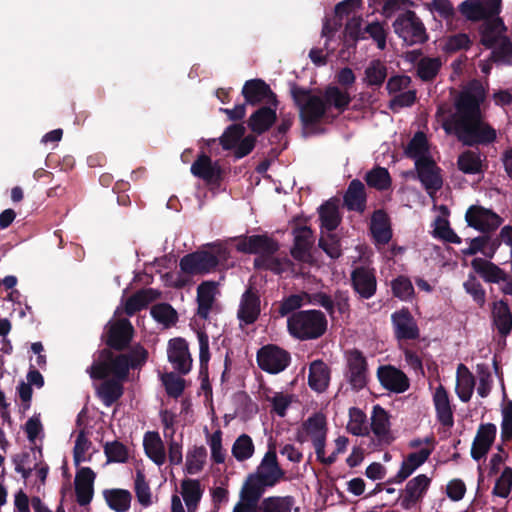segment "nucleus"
<instances>
[{
	"mask_svg": "<svg viewBox=\"0 0 512 512\" xmlns=\"http://www.w3.org/2000/svg\"><path fill=\"white\" fill-rule=\"evenodd\" d=\"M207 444L210 448L211 459L217 464L224 463L226 459V451L222 445V431L216 430L212 434L207 435Z\"/></svg>",
	"mask_w": 512,
	"mask_h": 512,
	"instance_id": "bf43d9fd",
	"label": "nucleus"
},
{
	"mask_svg": "<svg viewBox=\"0 0 512 512\" xmlns=\"http://www.w3.org/2000/svg\"><path fill=\"white\" fill-rule=\"evenodd\" d=\"M458 167L467 174H475L481 171L482 161L479 153L466 151L458 158Z\"/></svg>",
	"mask_w": 512,
	"mask_h": 512,
	"instance_id": "13d9d810",
	"label": "nucleus"
},
{
	"mask_svg": "<svg viewBox=\"0 0 512 512\" xmlns=\"http://www.w3.org/2000/svg\"><path fill=\"white\" fill-rule=\"evenodd\" d=\"M370 228L378 244H386L392 237L388 216L383 211L374 212Z\"/></svg>",
	"mask_w": 512,
	"mask_h": 512,
	"instance_id": "a19ab883",
	"label": "nucleus"
},
{
	"mask_svg": "<svg viewBox=\"0 0 512 512\" xmlns=\"http://www.w3.org/2000/svg\"><path fill=\"white\" fill-rule=\"evenodd\" d=\"M324 99L325 103H327L328 113L331 118L335 116L331 113V109H335L337 114H340L351 102V97L348 91L336 86H330L325 90Z\"/></svg>",
	"mask_w": 512,
	"mask_h": 512,
	"instance_id": "4c0bfd02",
	"label": "nucleus"
},
{
	"mask_svg": "<svg viewBox=\"0 0 512 512\" xmlns=\"http://www.w3.org/2000/svg\"><path fill=\"white\" fill-rule=\"evenodd\" d=\"M242 93L246 102L252 105L267 103L276 106V99L270 87L262 80H249L245 83Z\"/></svg>",
	"mask_w": 512,
	"mask_h": 512,
	"instance_id": "6ab92c4d",
	"label": "nucleus"
},
{
	"mask_svg": "<svg viewBox=\"0 0 512 512\" xmlns=\"http://www.w3.org/2000/svg\"><path fill=\"white\" fill-rule=\"evenodd\" d=\"M287 326L289 333L298 339H316L326 331L327 320L319 310H306L288 317Z\"/></svg>",
	"mask_w": 512,
	"mask_h": 512,
	"instance_id": "39448f33",
	"label": "nucleus"
},
{
	"mask_svg": "<svg viewBox=\"0 0 512 512\" xmlns=\"http://www.w3.org/2000/svg\"><path fill=\"white\" fill-rule=\"evenodd\" d=\"M96 474L89 467L80 468L75 476V491L77 502L80 505H87L91 502L94 494V481Z\"/></svg>",
	"mask_w": 512,
	"mask_h": 512,
	"instance_id": "aec40b11",
	"label": "nucleus"
},
{
	"mask_svg": "<svg viewBox=\"0 0 512 512\" xmlns=\"http://www.w3.org/2000/svg\"><path fill=\"white\" fill-rule=\"evenodd\" d=\"M295 504V498L291 495L268 496L260 501L259 512H298Z\"/></svg>",
	"mask_w": 512,
	"mask_h": 512,
	"instance_id": "e433bc0d",
	"label": "nucleus"
},
{
	"mask_svg": "<svg viewBox=\"0 0 512 512\" xmlns=\"http://www.w3.org/2000/svg\"><path fill=\"white\" fill-rule=\"evenodd\" d=\"M464 290L469 294L473 301L479 306L483 307L486 302V293L474 274H469L466 281L463 283Z\"/></svg>",
	"mask_w": 512,
	"mask_h": 512,
	"instance_id": "4d7b16f0",
	"label": "nucleus"
},
{
	"mask_svg": "<svg viewBox=\"0 0 512 512\" xmlns=\"http://www.w3.org/2000/svg\"><path fill=\"white\" fill-rule=\"evenodd\" d=\"M369 430L380 444L388 445L392 443L394 437L391 431L390 416L380 405L373 406L370 417Z\"/></svg>",
	"mask_w": 512,
	"mask_h": 512,
	"instance_id": "f3484780",
	"label": "nucleus"
},
{
	"mask_svg": "<svg viewBox=\"0 0 512 512\" xmlns=\"http://www.w3.org/2000/svg\"><path fill=\"white\" fill-rule=\"evenodd\" d=\"M284 479L285 471L278 462L275 447L270 446L256 470L247 476L243 485L263 495L267 488L276 486Z\"/></svg>",
	"mask_w": 512,
	"mask_h": 512,
	"instance_id": "7ed1b4c3",
	"label": "nucleus"
},
{
	"mask_svg": "<svg viewBox=\"0 0 512 512\" xmlns=\"http://www.w3.org/2000/svg\"><path fill=\"white\" fill-rule=\"evenodd\" d=\"M346 429L355 436L369 435V424L365 412L358 407H351L348 411Z\"/></svg>",
	"mask_w": 512,
	"mask_h": 512,
	"instance_id": "c03bdc74",
	"label": "nucleus"
},
{
	"mask_svg": "<svg viewBox=\"0 0 512 512\" xmlns=\"http://www.w3.org/2000/svg\"><path fill=\"white\" fill-rule=\"evenodd\" d=\"M344 203L349 210L362 212L365 208V187L359 180H353L344 196Z\"/></svg>",
	"mask_w": 512,
	"mask_h": 512,
	"instance_id": "37998d69",
	"label": "nucleus"
},
{
	"mask_svg": "<svg viewBox=\"0 0 512 512\" xmlns=\"http://www.w3.org/2000/svg\"><path fill=\"white\" fill-rule=\"evenodd\" d=\"M97 393L104 405L111 406L123 394L122 382L117 380H106L97 388Z\"/></svg>",
	"mask_w": 512,
	"mask_h": 512,
	"instance_id": "8fccbe9b",
	"label": "nucleus"
},
{
	"mask_svg": "<svg viewBox=\"0 0 512 512\" xmlns=\"http://www.w3.org/2000/svg\"><path fill=\"white\" fill-rule=\"evenodd\" d=\"M456 378V393L461 401L468 402L474 391V376L464 364H459Z\"/></svg>",
	"mask_w": 512,
	"mask_h": 512,
	"instance_id": "ea45409f",
	"label": "nucleus"
},
{
	"mask_svg": "<svg viewBox=\"0 0 512 512\" xmlns=\"http://www.w3.org/2000/svg\"><path fill=\"white\" fill-rule=\"evenodd\" d=\"M328 434L327 417L322 412H315L305 419L299 430L298 440L311 442L319 461L330 464L334 461L332 457H325V446Z\"/></svg>",
	"mask_w": 512,
	"mask_h": 512,
	"instance_id": "20e7f679",
	"label": "nucleus"
},
{
	"mask_svg": "<svg viewBox=\"0 0 512 512\" xmlns=\"http://www.w3.org/2000/svg\"><path fill=\"white\" fill-rule=\"evenodd\" d=\"M311 303V296L307 293L295 294L285 298L279 308V314L285 316L290 312Z\"/></svg>",
	"mask_w": 512,
	"mask_h": 512,
	"instance_id": "e2e57ef3",
	"label": "nucleus"
},
{
	"mask_svg": "<svg viewBox=\"0 0 512 512\" xmlns=\"http://www.w3.org/2000/svg\"><path fill=\"white\" fill-rule=\"evenodd\" d=\"M261 494L242 485L239 493V501L232 512H259Z\"/></svg>",
	"mask_w": 512,
	"mask_h": 512,
	"instance_id": "de8ad7c7",
	"label": "nucleus"
},
{
	"mask_svg": "<svg viewBox=\"0 0 512 512\" xmlns=\"http://www.w3.org/2000/svg\"><path fill=\"white\" fill-rule=\"evenodd\" d=\"M255 452V446L252 438L247 434H241L232 445L231 453L233 457L243 462L250 459Z\"/></svg>",
	"mask_w": 512,
	"mask_h": 512,
	"instance_id": "3c124183",
	"label": "nucleus"
},
{
	"mask_svg": "<svg viewBox=\"0 0 512 512\" xmlns=\"http://www.w3.org/2000/svg\"><path fill=\"white\" fill-rule=\"evenodd\" d=\"M226 259L227 250L222 246L187 254L180 260V272L167 274L166 282L172 287L182 288L190 284L192 276L207 274Z\"/></svg>",
	"mask_w": 512,
	"mask_h": 512,
	"instance_id": "f03ea898",
	"label": "nucleus"
},
{
	"mask_svg": "<svg viewBox=\"0 0 512 512\" xmlns=\"http://www.w3.org/2000/svg\"><path fill=\"white\" fill-rule=\"evenodd\" d=\"M91 449V441L88 439V437L83 431L79 432L76 437L73 450L74 464L78 466L83 462L90 461L92 457Z\"/></svg>",
	"mask_w": 512,
	"mask_h": 512,
	"instance_id": "864d4df0",
	"label": "nucleus"
},
{
	"mask_svg": "<svg viewBox=\"0 0 512 512\" xmlns=\"http://www.w3.org/2000/svg\"><path fill=\"white\" fill-rule=\"evenodd\" d=\"M266 399L271 403L272 410L280 417H284L291 404L297 401L294 394L284 392H273L272 395H267Z\"/></svg>",
	"mask_w": 512,
	"mask_h": 512,
	"instance_id": "5fc2aeb1",
	"label": "nucleus"
},
{
	"mask_svg": "<svg viewBox=\"0 0 512 512\" xmlns=\"http://www.w3.org/2000/svg\"><path fill=\"white\" fill-rule=\"evenodd\" d=\"M394 30L408 45L425 39V28L413 11H406L400 15L394 22Z\"/></svg>",
	"mask_w": 512,
	"mask_h": 512,
	"instance_id": "9b49d317",
	"label": "nucleus"
},
{
	"mask_svg": "<svg viewBox=\"0 0 512 512\" xmlns=\"http://www.w3.org/2000/svg\"><path fill=\"white\" fill-rule=\"evenodd\" d=\"M496 432V426L491 423L479 427L471 449V455L475 460L481 459L488 453L495 440Z\"/></svg>",
	"mask_w": 512,
	"mask_h": 512,
	"instance_id": "a878e982",
	"label": "nucleus"
},
{
	"mask_svg": "<svg viewBox=\"0 0 512 512\" xmlns=\"http://www.w3.org/2000/svg\"><path fill=\"white\" fill-rule=\"evenodd\" d=\"M130 368L131 365L128 356L121 354L94 362L91 367L87 369V372L93 379L113 376L114 380L122 382L126 379Z\"/></svg>",
	"mask_w": 512,
	"mask_h": 512,
	"instance_id": "1a4fd4ad",
	"label": "nucleus"
},
{
	"mask_svg": "<svg viewBox=\"0 0 512 512\" xmlns=\"http://www.w3.org/2000/svg\"><path fill=\"white\" fill-rule=\"evenodd\" d=\"M134 490L137 497V501L144 508L149 507L153 504V496L151 493L150 486L145 479V475L142 471L136 472Z\"/></svg>",
	"mask_w": 512,
	"mask_h": 512,
	"instance_id": "6e6d98bb",
	"label": "nucleus"
},
{
	"mask_svg": "<svg viewBox=\"0 0 512 512\" xmlns=\"http://www.w3.org/2000/svg\"><path fill=\"white\" fill-rule=\"evenodd\" d=\"M406 154L414 159L415 166L432 159L427 138L424 133L418 132L410 141Z\"/></svg>",
	"mask_w": 512,
	"mask_h": 512,
	"instance_id": "58836bf2",
	"label": "nucleus"
},
{
	"mask_svg": "<svg viewBox=\"0 0 512 512\" xmlns=\"http://www.w3.org/2000/svg\"><path fill=\"white\" fill-rule=\"evenodd\" d=\"M387 76V70L379 60L372 61L365 70V80L369 85H381Z\"/></svg>",
	"mask_w": 512,
	"mask_h": 512,
	"instance_id": "680f3d73",
	"label": "nucleus"
},
{
	"mask_svg": "<svg viewBox=\"0 0 512 512\" xmlns=\"http://www.w3.org/2000/svg\"><path fill=\"white\" fill-rule=\"evenodd\" d=\"M366 182L369 186L378 190L387 189L390 186L391 178L385 168H374L366 175Z\"/></svg>",
	"mask_w": 512,
	"mask_h": 512,
	"instance_id": "0e129e2a",
	"label": "nucleus"
},
{
	"mask_svg": "<svg viewBox=\"0 0 512 512\" xmlns=\"http://www.w3.org/2000/svg\"><path fill=\"white\" fill-rule=\"evenodd\" d=\"M169 362L174 369L182 374H187L192 367V358L189 353L188 344L182 338L171 339L167 349Z\"/></svg>",
	"mask_w": 512,
	"mask_h": 512,
	"instance_id": "a211bd4d",
	"label": "nucleus"
},
{
	"mask_svg": "<svg viewBox=\"0 0 512 512\" xmlns=\"http://www.w3.org/2000/svg\"><path fill=\"white\" fill-rule=\"evenodd\" d=\"M313 243V232L309 227L303 226L295 229L294 246L291 250L292 256L299 261H311V248Z\"/></svg>",
	"mask_w": 512,
	"mask_h": 512,
	"instance_id": "4be33fe9",
	"label": "nucleus"
},
{
	"mask_svg": "<svg viewBox=\"0 0 512 512\" xmlns=\"http://www.w3.org/2000/svg\"><path fill=\"white\" fill-rule=\"evenodd\" d=\"M459 9L469 20L487 19L500 13L501 0H465Z\"/></svg>",
	"mask_w": 512,
	"mask_h": 512,
	"instance_id": "4468645a",
	"label": "nucleus"
},
{
	"mask_svg": "<svg viewBox=\"0 0 512 512\" xmlns=\"http://www.w3.org/2000/svg\"><path fill=\"white\" fill-rule=\"evenodd\" d=\"M512 490V468L506 467L499 478L496 480L495 486L493 488V495L507 498Z\"/></svg>",
	"mask_w": 512,
	"mask_h": 512,
	"instance_id": "338daca9",
	"label": "nucleus"
},
{
	"mask_svg": "<svg viewBox=\"0 0 512 512\" xmlns=\"http://www.w3.org/2000/svg\"><path fill=\"white\" fill-rule=\"evenodd\" d=\"M392 323L398 339H416L419 329L411 313L402 309L392 314Z\"/></svg>",
	"mask_w": 512,
	"mask_h": 512,
	"instance_id": "b1692460",
	"label": "nucleus"
},
{
	"mask_svg": "<svg viewBox=\"0 0 512 512\" xmlns=\"http://www.w3.org/2000/svg\"><path fill=\"white\" fill-rule=\"evenodd\" d=\"M499 242L497 239H491L489 236H478L469 240L468 247L461 250L464 256L476 255L482 253L485 258L491 259L494 257Z\"/></svg>",
	"mask_w": 512,
	"mask_h": 512,
	"instance_id": "473e14b6",
	"label": "nucleus"
},
{
	"mask_svg": "<svg viewBox=\"0 0 512 512\" xmlns=\"http://www.w3.org/2000/svg\"><path fill=\"white\" fill-rule=\"evenodd\" d=\"M218 293V284L214 281H204L197 288L198 315L207 318L215 297Z\"/></svg>",
	"mask_w": 512,
	"mask_h": 512,
	"instance_id": "2f4dec72",
	"label": "nucleus"
},
{
	"mask_svg": "<svg viewBox=\"0 0 512 512\" xmlns=\"http://www.w3.org/2000/svg\"><path fill=\"white\" fill-rule=\"evenodd\" d=\"M377 375L380 383L390 391L401 393L409 387L406 375L392 366L380 367Z\"/></svg>",
	"mask_w": 512,
	"mask_h": 512,
	"instance_id": "393cba45",
	"label": "nucleus"
},
{
	"mask_svg": "<svg viewBox=\"0 0 512 512\" xmlns=\"http://www.w3.org/2000/svg\"><path fill=\"white\" fill-rule=\"evenodd\" d=\"M132 325L127 319H119L110 325L108 344L114 348H123L131 339Z\"/></svg>",
	"mask_w": 512,
	"mask_h": 512,
	"instance_id": "f704fd0d",
	"label": "nucleus"
},
{
	"mask_svg": "<svg viewBox=\"0 0 512 512\" xmlns=\"http://www.w3.org/2000/svg\"><path fill=\"white\" fill-rule=\"evenodd\" d=\"M494 322L499 332L507 335L512 330V316L508 305L503 302H497L493 309Z\"/></svg>",
	"mask_w": 512,
	"mask_h": 512,
	"instance_id": "603ef678",
	"label": "nucleus"
},
{
	"mask_svg": "<svg viewBox=\"0 0 512 512\" xmlns=\"http://www.w3.org/2000/svg\"><path fill=\"white\" fill-rule=\"evenodd\" d=\"M485 98L482 85L472 82L460 93L454 114L445 117L442 108L439 117L447 133L455 134L465 145L490 143L496 138V131L482 118L480 104Z\"/></svg>",
	"mask_w": 512,
	"mask_h": 512,
	"instance_id": "f257e3e1",
	"label": "nucleus"
},
{
	"mask_svg": "<svg viewBox=\"0 0 512 512\" xmlns=\"http://www.w3.org/2000/svg\"><path fill=\"white\" fill-rule=\"evenodd\" d=\"M191 173L207 183H217L221 178V169L210 157L201 155L191 166Z\"/></svg>",
	"mask_w": 512,
	"mask_h": 512,
	"instance_id": "c85d7f7f",
	"label": "nucleus"
},
{
	"mask_svg": "<svg viewBox=\"0 0 512 512\" xmlns=\"http://www.w3.org/2000/svg\"><path fill=\"white\" fill-rule=\"evenodd\" d=\"M207 461V451L204 446H194L186 455L185 469L190 475L201 472Z\"/></svg>",
	"mask_w": 512,
	"mask_h": 512,
	"instance_id": "09e8293b",
	"label": "nucleus"
},
{
	"mask_svg": "<svg viewBox=\"0 0 512 512\" xmlns=\"http://www.w3.org/2000/svg\"><path fill=\"white\" fill-rule=\"evenodd\" d=\"M143 445L147 456L158 466L166 461L164 443L158 432H147L144 435Z\"/></svg>",
	"mask_w": 512,
	"mask_h": 512,
	"instance_id": "c9c22d12",
	"label": "nucleus"
},
{
	"mask_svg": "<svg viewBox=\"0 0 512 512\" xmlns=\"http://www.w3.org/2000/svg\"><path fill=\"white\" fill-rule=\"evenodd\" d=\"M330 382V369L321 360H315L310 364L308 384L316 392H324Z\"/></svg>",
	"mask_w": 512,
	"mask_h": 512,
	"instance_id": "72a5a7b5",
	"label": "nucleus"
},
{
	"mask_svg": "<svg viewBox=\"0 0 512 512\" xmlns=\"http://www.w3.org/2000/svg\"><path fill=\"white\" fill-rule=\"evenodd\" d=\"M505 26L500 18L487 23L482 33V43L492 48L494 61L512 65V44L505 35Z\"/></svg>",
	"mask_w": 512,
	"mask_h": 512,
	"instance_id": "423d86ee",
	"label": "nucleus"
},
{
	"mask_svg": "<svg viewBox=\"0 0 512 512\" xmlns=\"http://www.w3.org/2000/svg\"><path fill=\"white\" fill-rule=\"evenodd\" d=\"M293 98L300 108L304 121L312 123L322 117L330 118L324 96L320 97L302 89H295Z\"/></svg>",
	"mask_w": 512,
	"mask_h": 512,
	"instance_id": "9d476101",
	"label": "nucleus"
},
{
	"mask_svg": "<svg viewBox=\"0 0 512 512\" xmlns=\"http://www.w3.org/2000/svg\"><path fill=\"white\" fill-rule=\"evenodd\" d=\"M433 404L436 410L437 419L447 427L453 425V411L448 392L442 385H439L433 393Z\"/></svg>",
	"mask_w": 512,
	"mask_h": 512,
	"instance_id": "c756f323",
	"label": "nucleus"
},
{
	"mask_svg": "<svg viewBox=\"0 0 512 512\" xmlns=\"http://www.w3.org/2000/svg\"><path fill=\"white\" fill-rule=\"evenodd\" d=\"M410 446L419 449L404 457L400 469L394 477L396 483H402L410 477L428 460L434 450V442L429 438H426L424 441L413 440L410 442Z\"/></svg>",
	"mask_w": 512,
	"mask_h": 512,
	"instance_id": "6e6552de",
	"label": "nucleus"
},
{
	"mask_svg": "<svg viewBox=\"0 0 512 512\" xmlns=\"http://www.w3.org/2000/svg\"><path fill=\"white\" fill-rule=\"evenodd\" d=\"M204 486L197 479L186 478L180 483V494L187 512H197L204 494Z\"/></svg>",
	"mask_w": 512,
	"mask_h": 512,
	"instance_id": "412c9836",
	"label": "nucleus"
},
{
	"mask_svg": "<svg viewBox=\"0 0 512 512\" xmlns=\"http://www.w3.org/2000/svg\"><path fill=\"white\" fill-rule=\"evenodd\" d=\"M465 220L469 227L482 233L495 231L503 222L496 212L481 205L470 206L466 211Z\"/></svg>",
	"mask_w": 512,
	"mask_h": 512,
	"instance_id": "f8f14e48",
	"label": "nucleus"
},
{
	"mask_svg": "<svg viewBox=\"0 0 512 512\" xmlns=\"http://www.w3.org/2000/svg\"><path fill=\"white\" fill-rule=\"evenodd\" d=\"M276 120V109L262 107L253 113L249 119V127L252 131L261 134L268 130Z\"/></svg>",
	"mask_w": 512,
	"mask_h": 512,
	"instance_id": "79ce46f5",
	"label": "nucleus"
},
{
	"mask_svg": "<svg viewBox=\"0 0 512 512\" xmlns=\"http://www.w3.org/2000/svg\"><path fill=\"white\" fill-rule=\"evenodd\" d=\"M441 67L439 58H423L417 65V73L422 80L433 79Z\"/></svg>",
	"mask_w": 512,
	"mask_h": 512,
	"instance_id": "69168bd1",
	"label": "nucleus"
},
{
	"mask_svg": "<svg viewBox=\"0 0 512 512\" xmlns=\"http://www.w3.org/2000/svg\"><path fill=\"white\" fill-rule=\"evenodd\" d=\"M237 250L243 253L259 254L255 259V265L274 270V259L271 256L277 251L278 245L271 238L264 235H253L240 238L237 242Z\"/></svg>",
	"mask_w": 512,
	"mask_h": 512,
	"instance_id": "0eeeda50",
	"label": "nucleus"
},
{
	"mask_svg": "<svg viewBox=\"0 0 512 512\" xmlns=\"http://www.w3.org/2000/svg\"><path fill=\"white\" fill-rule=\"evenodd\" d=\"M352 283L356 292L363 298L368 299L376 292V277L369 268H356L352 273Z\"/></svg>",
	"mask_w": 512,
	"mask_h": 512,
	"instance_id": "bb28decb",
	"label": "nucleus"
},
{
	"mask_svg": "<svg viewBox=\"0 0 512 512\" xmlns=\"http://www.w3.org/2000/svg\"><path fill=\"white\" fill-rule=\"evenodd\" d=\"M432 478L426 474H419L410 479L404 489L401 499V506L406 509H412L420 503L426 495L431 485Z\"/></svg>",
	"mask_w": 512,
	"mask_h": 512,
	"instance_id": "dca6fc26",
	"label": "nucleus"
},
{
	"mask_svg": "<svg viewBox=\"0 0 512 512\" xmlns=\"http://www.w3.org/2000/svg\"><path fill=\"white\" fill-rule=\"evenodd\" d=\"M321 221V234L331 233L340 223L338 206L333 202H326L319 209Z\"/></svg>",
	"mask_w": 512,
	"mask_h": 512,
	"instance_id": "a18cd8bd",
	"label": "nucleus"
},
{
	"mask_svg": "<svg viewBox=\"0 0 512 512\" xmlns=\"http://www.w3.org/2000/svg\"><path fill=\"white\" fill-rule=\"evenodd\" d=\"M108 506L115 512H127L131 505L132 495L128 490L110 489L104 491Z\"/></svg>",
	"mask_w": 512,
	"mask_h": 512,
	"instance_id": "49530a36",
	"label": "nucleus"
},
{
	"mask_svg": "<svg viewBox=\"0 0 512 512\" xmlns=\"http://www.w3.org/2000/svg\"><path fill=\"white\" fill-rule=\"evenodd\" d=\"M347 379L356 391L363 389L368 380V368L366 358L358 350L347 353Z\"/></svg>",
	"mask_w": 512,
	"mask_h": 512,
	"instance_id": "2eb2a0df",
	"label": "nucleus"
},
{
	"mask_svg": "<svg viewBox=\"0 0 512 512\" xmlns=\"http://www.w3.org/2000/svg\"><path fill=\"white\" fill-rule=\"evenodd\" d=\"M434 236L448 243H461V238L452 230L448 220L441 217L434 222Z\"/></svg>",
	"mask_w": 512,
	"mask_h": 512,
	"instance_id": "052dcab7",
	"label": "nucleus"
},
{
	"mask_svg": "<svg viewBox=\"0 0 512 512\" xmlns=\"http://www.w3.org/2000/svg\"><path fill=\"white\" fill-rule=\"evenodd\" d=\"M471 267L485 282L500 283L505 277V271L489 261L488 258L476 257L471 261Z\"/></svg>",
	"mask_w": 512,
	"mask_h": 512,
	"instance_id": "7c9ffc66",
	"label": "nucleus"
},
{
	"mask_svg": "<svg viewBox=\"0 0 512 512\" xmlns=\"http://www.w3.org/2000/svg\"><path fill=\"white\" fill-rule=\"evenodd\" d=\"M104 452L109 462H126L129 452L126 446L118 441L108 442L104 446Z\"/></svg>",
	"mask_w": 512,
	"mask_h": 512,
	"instance_id": "774afa93",
	"label": "nucleus"
},
{
	"mask_svg": "<svg viewBox=\"0 0 512 512\" xmlns=\"http://www.w3.org/2000/svg\"><path fill=\"white\" fill-rule=\"evenodd\" d=\"M416 167L418 177L430 196H433L442 187L440 170L433 159Z\"/></svg>",
	"mask_w": 512,
	"mask_h": 512,
	"instance_id": "5701e85b",
	"label": "nucleus"
},
{
	"mask_svg": "<svg viewBox=\"0 0 512 512\" xmlns=\"http://www.w3.org/2000/svg\"><path fill=\"white\" fill-rule=\"evenodd\" d=\"M289 361V354L274 345L264 346L257 353L259 367L268 373L276 374L283 371Z\"/></svg>",
	"mask_w": 512,
	"mask_h": 512,
	"instance_id": "ddd939ff",
	"label": "nucleus"
},
{
	"mask_svg": "<svg viewBox=\"0 0 512 512\" xmlns=\"http://www.w3.org/2000/svg\"><path fill=\"white\" fill-rule=\"evenodd\" d=\"M260 314V300L259 297L251 290L248 289L241 297L238 319L241 323L252 324Z\"/></svg>",
	"mask_w": 512,
	"mask_h": 512,
	"instance_id": "cd10ccee",
	"label": "nucleus"
}]
</instances>
